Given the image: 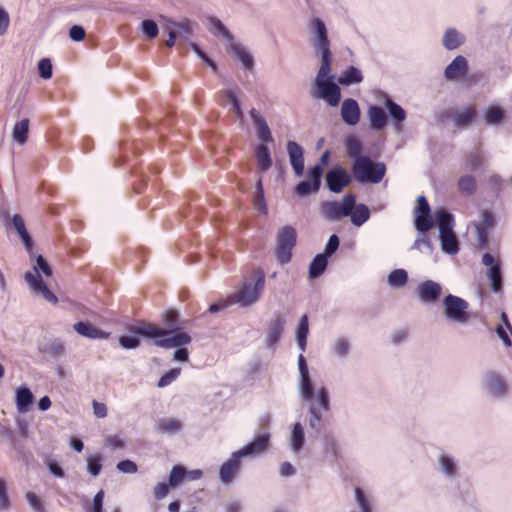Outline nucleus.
Segmentation results:
<instances>
[{"mask_svg": "<svg viewBox=\"0 0 512 512\" xmlns=\"http://www.w3.org/2000/svg\"><path fill=\"white\" fill-rule=\"evenodd\" d=\"M328 264L327 256L325 254H318L309 266V277L315 279L322 275Z\"/></svg>", "mask_w": 512, "mask_h": 512, "instance_id": "obj_38", "label": "nucleus"}, {"mask_svg": "<svg viewBox=\"0 0 512 512\" xmlns=\"http://www.w3.org/2000/svg\"><path fill=\"white\" fill-rule=\"evenodd\" d=\"M370 126L373 130L380 131L387 125V116L385 111L379 106H370L368 109Z\"/></svg>", "mask_w": 512, "mask_h": 512, "instance_id": "obj_30", "label": "nucleus"}, {"mask_svg": "<svg viewBox=\"0 0 512 512\" xmlns=\"http://www.w3.org/2000/svg\"><path fill=\"white\" fill-rule=\"evenodd\" d=\"M324 169L321 164H316L312 167L308 174L307 179L301 181L295 188V192H317L321 186V179Z\"/></svg>", "mask_w": 512, "mask_h": 512, "instance_id": "obj_17", "label": "nucleus"}, {"mask_svg": "<svg viewBox=\"0 0 512 512\" xmlns=\"http://www.w3.org/2000/svg\"><path fill=\"white\" fill-rule=\"evenodd\" d=\"M440 462H441L444 472L447 475L451 476L455 473L456 467H455L453 460L450 457L442 455L440 457Z\"/></svg>", "mask_w": 512, "mask_h": 512, "instance_id": "obj_62", "label": "nucleus"}, {"mask_svg": "<svg viewBox=\"0 0 512 512\" xmlns=\"http://www.w3.org/2000/svg\"><path fill=\"white\" fill-rule=\"evenodd\" d=\"M26 498H27V501L29 502L30 506L36 512H44V507H43L42 501L35 493L27 492Z\"/></svg>", "mask_w": 512, "mask_h": 512, "instance_id": "obj_58", "label": "nucleus"}, {"mask_svg": "<svg viewBox=\"0 0 512 512\" xmlns=\"http://www.w3.org/2000/svg\"><path fill=\"white\" fill-rule=\"evenodd\" d=\"M155 345L161 348L169 349L173 347H183L191 342V337L186 332L176 331L171 336L167 335L164 337L155 338Z\"/></svg>", "mask_w": 512, "mask_h": 512, "instance_id": "obj_20", "label": "nucleus"}, {"mask_svg": "<svg viewBox=\"0 0 512 512\" xmlns=\"http://www.w3.org/2000/svg\"><path fill=\"white\" fill-rule=\"evenodd\" d=\"M466 38L455 28H448L442 38V45L447 50H455L464 44Z\"/></svg>", "mask_w": 512, "mask_h": 512, "instance_id": "obj_28", "label": "nucleus"}, {"mask_svg": "<svg viewBox=\"0 0 512 512\" xmlns=\"http://www.w3.org/2000/svg\"><path fill=\"white\" fill-rule=\"evenodd\" d=\"M430 206L424 195L417 198V208L414 225L418 232L429 231L433 227Z\"/></svg>", "mask_w": 512, "mask_h": 512, "instance_id": "obj_13", "label": "nucleus"}, {"mask_svg": "<svg viewBox=\"0 0 512 512\" xmlns=\"http://www.w3.org/2000/svg\"><path fill=\"white\" fill-rule=\"evenodd\" d=\"M120 345L125 349H133L139 346L140 341L133 336H121L119 338Z\"/></svg>", "mask_w": 512, "mask_h": 512, "instance_id": "obj_61", "label": "nucleus"}, {"mask_svg": "<svg viewBox=\"0 0 512 512\" xmlns=\"http://www.w3.org/2000/svg\"><path fill=\"white\" fill-rule=\"evenodd\" d=\"M349 216L355 226H361L369 219L370 211L365 204H355L354 208L351 209Z\"/></svg>", "mask_w": 512, "mask_h": 512, "instance_id": "obj_37", "label": "nucleus"}, {"mask_svg": "<svg viewBox=\"0 0 512 512\" xmlns=\"http://www.w3.org/2000/svg\"><path fill=\"white\" fill-rule=\"evenodd\" d=\"M12 223H13L15 230L17 231L20 238L22 239L23 243L25 244L26 249L30 250L32 247V239L25 227L23 218L20 215L15 214L12 218Z\"/></svg>", "mask_w": 512, "mask_h": 512, "instance_id": "obj_36", "label": "nucleus"}, {"mask_svg": "<svg viewBox=\"0 0 512 512\" xmlns=\"http://www.w3.org/2000/svg\"><path fill=\"white\" fill-rule=\"evenodd\" d=\"M33 400L34 396L27 387H19L16 390V406L19 412H26Z\"/></svg>", "mask_w": 512, "mask_h": 512, "instance_id": "obj_35", "label": "nucleus"}, {"mask_svg": "<svg viewBox=\"0 0 512 512\" xmlns=\"http://www.w3.org/2000/svg\"><path fill=\"white\" fill-rule=\"evenodd\" d=\"M482 263L489 267L487 277L491 282L492 290L495 292L500 291L502 289V275L499 260H497L492 254L485 253L482 257Z\"/></svg>", "mask_w": 512, "mask_h": 512, "instance_id": "obj_16", "label": "nucleus"}, {"mask_svg": "<svg viewBox=\"0 0 512 512\" xmlns=\"http://www.w3.org/2000/svg\"><path fill=\"white\" fill-rule=\"evenodd\" d=\"M504 118V112L500 107L491 106L484 113V120L488 125L500 124Z\"/></svg>", "mask_w": 512, "mask_h": 512, "instance_id": "obj_44", "label": "nucleus"}, {"mask_svg": "<svg viewBox=\"0 0 512 512\" xmlns=\"http://www.w3.org/2000/svg\"><path fill=\"white\" fill-rule=\"evenodd\" d=\"M74 330L80 334L81 336L90 338V339H97V338H108L109 334L97 329L90 323L86 322H77L74 324Z\"/></svg>", "mask_w": 512, "mask_h": 512, "instance_id": "obj_31", "label": "nucleus"}, {"mask_svg": "<svg viewBox=\"0 0 512 512\" xmlns=\"http://www.w3.org/2000/svg\"><path fill=\"white\" fill-rule=\"evenodd\" d=\"M85 30L80 25H74L70 28L69 37L76 42L82 41L85 38Z\"/></svg>", "mask_w": 512, "mask_h": 512, "instance_id": "obj_63", "label": "nucleus"}, {"mask_svg": "<svg viewBox=\"0 0 512 512\" xmlns=\"http://www.w3.org/2000/svg\"><path fill=\"white\" fill-rule=\"evenodd\" d=\"M29 119L25 118L17 121L12 129V139L19 145H24L28 140L29 134Z\"/></svg>", "mask_w": 512, "mask_h": 512, "instance_id": "obj_32", "label": "nucleus"}, {"mask_svg": "<svg viewBox=\"0 0 512 512\" xmlns=\"http://www.w3.org/2000/svg\"><path fill=\"white\" fill-rule=\"evenodd\" d=\"M241 458L242 457L237 454V452H234L231 457L221 465L219 477L223 483H230L239 472Z\"/></svg>", "mask_w": 512, "mask_h": 512, "instance_id": "obj_21", "label": "nucleus"}, {"mask_svg": "<svg viewBox=\"0 0 512 512\" xmlns=\"http://www.w3.org/2000/svg\"><path fill=\"white\" fill-rule=\"evenodd\" d=\"M317 405L319 406L320 409L324 411H328L330 409L329 394L325 387H321L320 389H318L315 397V402L311 404L309 409L311 414L310 426L312 428H317L322 420V416L318 410Z\"/></svg>", "mask_w": 512, "mask_h": 512, "instance_id": "obj_15", "label": "nucleus"}, {"mask_svg": "<svg viewBox=\"0 0 512 512\" xmlns=\"http://www.w3.org/2000/svg\"><path fill=\"white\" fill-rule=\"evenodd\" d=\"M438 227L440 231V241L442 250L450 255H455L459 251L458 239L453 231L454 218L452 214L441 210L436 214Z\"/></svg>", "mask_w": 512, "mask_h": 512, "instance_id": "obj_7", "label": "nucleus"}, {"mask_svg": "<svg viewBox=\"0 0 512 512\" xmlns=\"http://www.w3.org/2000/svg\"><path fill=\"white\" fill-rule=\"evenodd\" d=\"M165 29H170L173 32L179 41V45L187 42L192 35V29L189 22H175L168 20L165 25Z\"/></svg>", "mask_w": 512, "mask_h": 512, "instance_id": "obj_25", "label": "nucleus"}, {"mask_svg": "<svg viewBox=\"0 0 512 512\" xmlns=\"http://www.w3.org/2000/svg\"><path fill=\"white\" fill-rule=\"evenodd\" d=\"M187 471L181 465H175L169 475V485L177 487L186 479Z\"/></svg>", "mask_w": 512, "mask_h": 512, "instance_id": "obj_48", "label": "nucleus"}, {"mask_svg": "<svg viewBox=\"0 0 512 512\" xmlns=\"http://www.w3.org/2000/svg\"><path fill=\"white\" fill-rule=\"evenodd\" d=\"M340 115L346 124L356 125L360 119V108L357 101L352 98L345 99L342 102Z\"/></svg>", "mask_w": 512, "mask_h": 512, "instance_id": "obj_23", "label": "nucleus"}, {"mask_svg": "<svg viewBox=\"0 0 512 512\" xmlns=\"http://www.w3.org/2000/svg\"><path fill=\"white\" fill-rule=\"evenodd\" d=\"M270 443V434L264 432L256 435L252 442L245 445L240 450L236 451L241 457L257 456L265 452Z\"/></svg>", "mask_w": 512, "mask_h": 512, "instance_id": "obj_18", "label": "nucleus"}, {"mask_svg": "<svg viewBox=\"0 0 512 512\" xmlns=\"http://www.w3.org/2000/svg\"><path fill=\"white\" fill-rule=\"evenodd\" d=\"M308 331H309L308 317H307V315H303L299 321L298 329H297V342L302 351H304L305 347H306V339H307Z\"/></svg>", "mask_w": 512, "mask_h": 512, "instance_id": "obj_45", "label": "nucleus"}, {"mask_svg": "<svg viewBox=\"0 0 512 512\" xmlns=\"http://www.w3.org/2000/svg\"><path fill=\"white\" fill-rule=\"evenodd\" d=\"M304 445V431L300 423H295L291 433V447L293 451H299Z\"/></svg>", "mask_w": 512, "mask_h": 512, "instance_id": "obj_43", "label": "nucleus"}, {"mask_svg": "<svg viewBox=\"0 0 512 512\" xmlns=\"http://www.w3.org/2000/svg\"><path fill=\"white\" fill-rule=\"evenodd\" d=\"M468 165L472 170H477L483 166V156L479 150H476L468 156Z\"/></svg>", "mask_w": 512, "mask_h": 512, "instance_id": "obj_57", "label": "nucleus"}, {"mask_svg": "<svg viewBox=\"0 0 512 512\" xmlns=\"http://www.w3.org/2000/svg\"><path fill=\"white\" fill-rule=\"evenodd\" d=\"M39 271L48 277L52 274L51 267L41 255L36 258V266L34 267V271L27 272L25 274L26 282L28 283L32 292L41 294L45 300L56 304L58 302L56 295L49 290L41 275L39 274Z\"/></svg>", "mask_w": 512, "mask_h": 512, "instance_id": "obj_5", "label": "nucleus"}, {"mask_svg": "<svg viewBox=\"0 0 512 512\" xmlns=\"http://www.w3.org/2000/svg\"><path fill=\"white\" fill-rule=\"evenodd\" d=\"M352 172L360 183H379L386 172V166L382 162H373L367 157H358L354 160Z\"/></svg>", "mask_w": 512, "mask_h": 512, "instance_id": "obj_6", "label": "nucleus"}, {"mask_svg": "<svg viewBox=\"0 0 512 512\" xmlns=\"http://www.w3.org/2000/svg\"><path fill=\"white\" fill-rule=\"evenodd\" d=\"M38 71L43 79H50L53 75V68L50 59L43 58L38 62Z\"/></svg>", "mask_w": 512, "mask_h": 512, "instance_id": "obj_54", "label": "nucleus"}, {"mask_svg": "<svg viewBox=\"0 0 512 512\" xmlns=\"http://www.w3.org/2000/svg\"><path fill=\"white\" fill-rule=\"evenodd\" d=\"M311 29L314 35L312 46L316 55L320 57L321 63H332L331 43L324 21L320 18H314L311 22Z\"/></svg>", "mask_w": 512, "mask_h": 512, "instance_id": "obj_9", "label": "nucleus"}, {"mask_svg": "<svg viewBox=\"0 0 512 512\" xmlns=\"http://www.w3.org/2000/svg\"><path fill=\"white\" fill-rule=\"evenodd\" d=\"M413 248L419 251L428 250L432 252L433 245L431 239L429 238L427 231L419 232L416 240L414 241Z\"/></svg>", "mask_w": 512, "mask_h": 512, "instance_id": "obj_50", "label": "nucleus"}, {"mask_svg": "<svg viewBox=\"0 0 512 512\" xmlns=\"http://www.w3.org/2000/svg\"><path fill=\"white\" fill-rule=\"evenodd\" d=\"M468 71V62L465 57L456 56L452 62L445 68L444 77L448 81H453L465 75Z\"/></svg>", "mask_w": 512, "mask_h": 512, "instance_id": "obj_24", "label": "nucleus"}, {"mask_svg": "<svg viewBox=\"0 0 512 512\" xmlns=\"http://www.w3.org/2000/svg\"><path fill=\"white\" fill-rule=\"evenodd\" d=\"M384 104L387 108L389 116L392 118V120L395 122V126L398 128V124L406 119L405 110L389 97L385 98Z\"/></svg>", "mask_w": 512, "mask_h": 512, "instance_id": "obj_34", "label": "nucleus"}, {"mask_svg": "<svg viewBox=\"0 0 512 512\" xmlns=\"http://www.w3.org/2000/svg\"><path fill=\"white\" fill-rule=\"evenodd\" d=\"M355 496H356V500H357V503H358L361 511L362 512H371V506H370L369 500L366 497V495L364 494V492L359 487L355 488Z\"/></svg>", "mask_w": 512, "mask_h": 512, "instance_id": "obj_56", "label": "nucleus"}, {"mask_svg": "<svg viewBox=\"0 0 512 512\" xmlns=\"http://www.w3.org/2000/svg\"><path fill=\"white\" fill-rule=\"evenodd\" d=\"M219 95L222 99L227 100L231 104L232 110L236 114L237 118L242 120L244 114L236 97V94L232 90H222L219 92Z\"/></svg>", "mask_w": 512, "mask_h": 512, "instance_id": "obj_40", "label": "nucleus"}, {"mask_svg": "<svg viewBox=\"0 0 512 512\" xmlns=\"http://www.w3.org/2000/svg\"><path fill=\"white\" fill-rule=\"evenodd\" d=\"M334 352L339 356H345L349 350V342L345 338H339L334 343Z\"/></svg>", "mask_w": 512, "mask_h": 512, "instance_id": "obj_59", "label": "nucleus"}, {"mask_svg": "<svg viewBox=\"0 0 512 512\" xmlns=\"http://www.w3.org/2000/svg\"><path fill=\"white\" fill-rule=\"evenodd\" d=\"M264 284L265 275L261 270H257L255 271V280L253 283L244 282L237 292L226 299L211 304L208 311L210 313H216L236 303H240L242 306H248L257 301L264 288Z\"/></svg>", "mask_w": 512, "mask_h": 512, "instance_id": "obj_1", "label": "nucleus"}, {"mask_svg": "<svg viewBox=\"0 0 512 512\" xmlns=\"http://www.w3.org/2000/svg\"><path fill=\"white\" fill-rule=\"evenodd\" d=\"M345 147L349 157L355 159H358V157H362V144L356 137L349 136L345 141Z\"/></svg>", "mask_w": 512, "mask_h": 512, "instance_id": "obj_47", "label": "nucleus"}, {"mask_svg": "<svg viewBox=\"0 0 512 512\" xmlns=\"http://www.w3.org/2000/svg\"><path fill=\"white\" fill-rule=\"evenodd\" d=\"M229 50L233 53L238 60L242 63V65L247 70H252L254 67V59L252 55L245 49L243 45L240 43H235L234 41L229 43Z\"/></svg>", "mask_w": 512, "mask_h": 512, "instance_id": "obj_29", "label": "nucleus"}, {"mask_svg": "<svg viewBox=\"0 0 512 512\" xmlns=\"http://www.w3.org/2000/svg\"><path fill=\"white\" fill-rule=\"evenodd\" d=\"M180 368H172L169 371L165 372L158 381L157 386L159 388H163L171 384L177 377L180 375Z\"/></svg>", "mask_w": 512, "mask_h": 512, "instance_id": "obj_52", "label": "nucleus"}, {"mask_svg": "<svg viewBox=\"0 0 512 512\" xmlns=\"http://www.w3.org/2000/svg\"><path fill=\"white\" fill-rule=\"evenodd\" d=\"M477 115L476 110L473 107L465 108L463 111L457 113L454 118V124L457 127L464 128L469 126Z\"/></svg>", "mask_w": 512, "mask_h": 512, "instance_id": "obj_39", "label": "nucleus"}, {"mask_svg": "<svg viewBox=\"0 0 512 512\" xmlns=\"http://www.w3.org/2000/svg\"><path fill=\"white\" fill-rule=\"evenodd\" d=\"M88 471L91 475L97 476L102 468L101 457L99 455H93L87 459Z\"/></svg>", "mask_w": 512, "mask_h": 512, "instance_id": "obj_55", "label": "nucleus"}, {"mask_svg": "<svg viewBox=\"0 0 512 512\" xmlns=\"http://www.w3.org/2000/svg\"><path fill=\"white\" fill-rule=\"evenodd\" d=\"M117 469L123 473H136L138 470L137 465L131 460H123L117 464Z\"/></svg>", "mask_w": 512, "mask_h": 512, "instance_id": "obj_60", "label": "nucleus"}, {"mask_svg": "<svg viewBox=\"0 0 512 512\" xmlns=\"http://www.w3.org/2000/svg\"><path fill=\"white\" fill-rule=\"evenodd\" d=\"M442 288L440 284L432 280H426L419 284L417 288L418 296L422 302L432 303L438 300Z\"/></svg>", "mask_w": 512, "mask_h": 512, "instance_id": "obj_22", "label": "nucleus"}, {"mask_svg": "<svg viewBox=\"0 0 512 512\" xmlns=\"http://www.w3.org/2000/svg\"><path fill=\"white\" fill-rule=\"evenodd\" d=\"M178 318V312L174 309H169L165 311L162 315V321L165 325V328L159 327L151 323L142 322L139 324L129 326L128 330L132 333L147 338L164 337L167 335H171L172 333L179 330Z\"/></svg>", "mask_w": 512, "mask_h": 512, "instance_id": "obj_4", "label": "nucleus"}, {"mask_svg": "<svg viewBox=\"0 0 512 512\" xmlns=\"http://www.w3.org/2000/svg\"><path fill=\"white\" fill-rule=\"evenodd\" d=\"M182 427V424L179 420L169 418V419H161L157 423V428L162 433H176Z\"/></svg>", "mask_w": 512, "mask_h": 512, "instance_id": "obj_46", "label": "nucleus"}, {"mask_svg": "<svg viewBox=\"0 0 512 512\" xmlns=\"http://www.w3.org/2000/svg\"><path fill=\"white\" fill-rule=\"evenodd\" d=\"M249 115L256 129L257 138L260 141L259 145L255 148L257 167L260 173L266 172L272 166V159L267 145L269 142H273L271 130L265 118L255 108L249 111Z\"/></svg>", "mask_w": 512, "mask_h": 512, "instance_id": "obj_2", "label": "nucleus"}, {"mask_svg": "<svg viewBox=\"0 0 512 512\" xmlns=\"http://www.w3.org/2000/svg\"><path fill=\"white\" fill-rule=\"evenodd\" d=\"M331 63H321L314 81V96L326 101L330 106L336 107L341 100V90L330 75Z\"/></svg>", "mask_w": 512, "mask_h": 512, "instance_id": "obj_3", "label": "nucleus"}, {"mask_svg": "<svg viewBox=\"0 0 512 512\" xmlns=\"http://www.w3.org/2000/svg\"><path fill=\"white\" fill-rule=\"evenodd\" d=\"M487 390L494 396H503L507 391V385L502 377L495 373L489 372L486 376Z\"/></svg>", "mask_w": 512, "mask_h": 512, "instance_id": "obj_27", "label": "nucleus"}, {"mask_svg": "<svg viewBox=\"0 0 512 512\" xmlns=\"http://www.w3.org/2000/svg\"><path fill=\"white\" fill-rule=\"evenodd\" d=\"M408 274L404 269H395L388 275V283L391 287L401 288L406 285Z\"/></svg>", "mask_w": 512, "mask_h": 512, "instance_id": "obj_41", "label": "nucleus"}, {"mask_svg": "<svg viewBox=\"0 0 512 512\" xmlns=\"http://www.w3.org/2000/svg\"><path fill=\"white\" fill-rule=\"evenodd\" d=\"M141 31L148 39H154L158 35L159 29L154 20L146 19L141 23Z\"/></svg>", "mask_w": 512, "mask_h": 512, "instance_id": "obj_51", "label": "nucleus"}, {"mask_svg": "<svg viewBox=\"0 0 512 512\" xmlns=\"http://www.w3.org/2000/svg\"><path fill=\"white\" fill-rule=\"evenodd\" d=\"M356 198L354 194H346L342 203L337 201H327L322 204V213L331 220H339L349 216L351 209L355 206Z\"/></svg>", "mask_w": 512, "mask_h": 512, "instance_id": "obj_12", "label": "nucleus"}, {"mask_svg": "<svg viewBox=\"0 0 512 512\" xmlns=\"http://www.w3.org/2000/svg\"><path fill=\"white\" fill-rule=\"evenodd\" d=\"M325 180L330 192H341L350 184L351 176L341 166H334L326 173Z\"/></svg>", "mask_w": 512, "mask_h": 512, "instance_id": "obj_14", "label": "nucleus"}, {"mask_svg": "<svg viewBox=\"0 0 512 512\" xmlns=\"http://www.w3.org/2000/svg\"><path fill=\"white\" fill-rule=\"evenodd\" d=\"M363 81V74L360 69L354 66H349L342 72L338 78V83L343 86H351L359 84Z\"/></svg>", "mask_w": 512, "mask_h": 512, "instance_id": "obj_33", "label": "nucleus"}, {"mask_svg": "<svg viewBox=\"0 0 512 512\" xmlns=\"http://www.w3.org/2000/svg\"><path fill=\"white\" fill-rule=\"evenodd\" d=\"M311 29L314 35L312 46L316 55L320 57L321 63H332L331 43L324 21L320 18H314L311 22Z\"/></svg>", "mask_w": 512, "mask_h": 512, "instance_id": "obj_8", "label": "nucleus"}, {"mask_svg": "<svg viewBox=\"0 0 512 512\" xmlns=\"http://www.w3.org/2000/svg\"><path fill=\"white\" fill-rule=\"evenodd\" d=\"M169 487H171L169 485V482L168 483H165V482L158 483L154 487L155 498L157 500H161V499L165 498L167 496V494L169 493Z\"/></svg>", "mask_w": 512, "mask_h": 512, "instance_id": "obj_64", "label": "nucleus"}, {"mask_svg": "<svg viewBox=\"0 0 512 512\" xmlns=\"http://www.w3.org/2000/svg\"><path fill=\"white\" fill-rule=\"evenodd\" d=\"M284 325L285 320L280 314L275 315V317L270 321L266 339L268 346H274L279 341L284 330Z\"/></svg>", "mask_w": 512, "mask_h": 512, "instance_id": "obj_26", "label": "nucleus"}, {"mask_svg": "<svg viewBox=\"0 0 512 512\" xmlns=\"http://www.w3.org/2000/svg\"><path fill=\"white\" fill-rule=\"evenodd\" d=\"M210 32L214 35L223 36L228 43L233 41V35L218 18H210Z\"/></svg>", "mask_w": 512, "mask_h": 512, "instance_id": "obj_42", "label": "nucleus"}, {"mask_svg": "<svg viewBox=\"0 0 512 512\" xmlns=\"http://www.w3.org/2000/svg\"><path fill=\"white\" fill-rule=\"evenodd\" d=\"M287 153L295 175L298 177L302 176L304 173L303 148L295 141H288Z\"/></svg>", "mask_w": 512, "mask_h": 512, "instance_id": "obj_19", "label": "nucleus"}, {"mask_svg": "<svg viewBox=\"0 0 512 512\" xmlns=\"http://www.w3.org/2000/svg\"><path fill=\"white\" fill-rule=\"evenodd\" d=\"M460 192H473L476 189V180L471 175H464L458 181Z\"/></svg>", "mask_w": 512, "mask_h": 512, "instance_id": "obj_53", "label": "nucleus"}, {"mask_svg": "<svg viewBox=\"0 0 512 512\" xmlns=\"http://www.w3.org/2000/svg\"><path fill=\"white\" fill-rule=\"evenodd\" d=\"M276 257L281 264L288 263L292 258V250L296 245L297 234L293 227L285 226L277 233Z\"/></svg>", "mask_w": 512, "mask_h": 512, "instance_id": "obj_10", "label": "nucleus"}, {"mask_svg": "<svg viewBox=\"0 0 512 512\" xmlns=\"http://www.w3.org/2000/svg\"><path fill=\"white\" fill-rule=\"evenodd\" d=\"M445 316L457 323H467L470 319L468 312L469 304L466 300L454 296L447 295L443 300Z\"/></svg>", "mask_w": 512, "mask_h": 512, "instance_id": "obj_11", "label": "nucleus"}, {"mask_svg": "<svg viewBox=\"0 0 512 512\" xmlns=\"http://www.w3.org/2000/svg\"><path fill=\"white\" fill-rule=\"evenodd\" d=\"M301 381H300V389H301V395L304 400L310 401L314 397L313 393V385L310 379L309 374L300 375Z\"/></svg>", "mask_w": 512, "mask_h": 512, "instance_id": "obj_49", "label": "nucleus"}]
</instances>
